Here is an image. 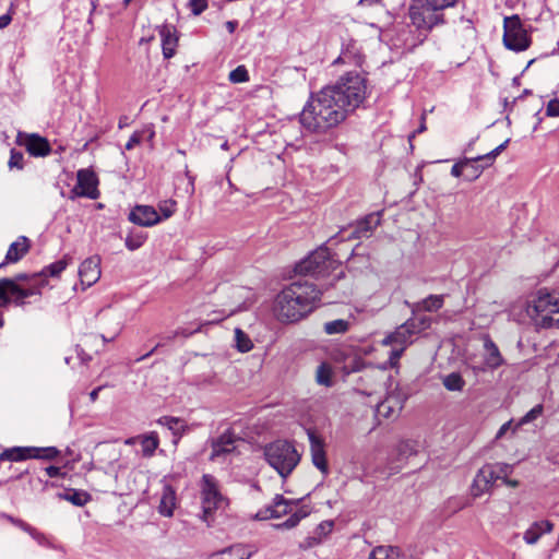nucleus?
Masks as SVG:
<instances>
[{
	"instance_id": "nucleus-1",
	"label": "nucleus",
	"mask_w": 559,
	"mask_h": 559,
	"mask_svg": "<svg viewBox=\"0 0 559 559\" xmlns=\"http://www.w3.org/2000/svg\"><path fill=\"white\" fill-rule=\"evenodd\" d=\"M367 81L357 72H347L333 85L311 94L300 115V124L313 133H326L341 124L366 99Z\"/></svg>"
},
{
	"instance_id": "nucleus-2",
	"label": "nucleus",
	"mask_w": 559,
	"mask_h": 559,
	"mask_svg": "<svg viewBox=\"0 0 559 559\" xmlns=\"http://www.w3.org/2000/svg\"><path fill=\"white\" fill-rule=\"evenodd\" d=\"M381 222V213H370L365 217L358 219L354 226V230L344 236V229L331 236L326 242L319 246L316 250L311 251L306 258L297 262L294 267L288 272L285 280H293L295 276H312V277H328L333 271L340 267V262L334 258L329 245L333 246L338 241L368 238L371 236Z\"/></svg>"
},
{
	"instance_id": "nucleus-3",
	"label": "nucleus",
	"mask_w": 559,
	"mask_h": 559,
	"mask_svg": "<svg viewBox=\"0 0 559 559\" xmlns=\"http://www.w3.org/2000/svg\"><path fill=\"white\" fill-rule=\"evenodd\" d=\"M313 282H292L275 297L273 313L282 323H295L310 314L321 300Z\"/></svg>"
},
{
	"instance_id": "nucleus-4",
	"label": "nucleus",
	"mask_w": 559,
	"mask_h": 559,
	"mask_svg": "<svg viewBox=\"0 0 559 559\" xmlns=\"http://www.w3.org/2000/svg\"><path fill=\"white\" fill-rule=\"evenodd\" d=\"M459 0H411L408 17L416 35L405 44L415 48L421 45L435 27L447 24L444 11L456 5Z\"/></svg>"
},
{
	"instance_id": "nucleus-5",
	"label": "nucleus",
	"mask_w": 559,
	"mask_h": 559,
	"mask_svg": "<svg viewBox=\"0 0 559 559\" xmlns=\"http://www.w3.org/2000/svg\"><path fill=\"white\" fill-rule=\"evenodd\" d=\"M526 313L537 328H559V294L539 290L527 304Z\"/></svg>"
},
{
	"instance_id": "nucleus-6",
	"label": "nucleus",
	"mask_w": 559,
	"mask_h": 559,
	"mask_svg": "<svg viewBox=\"0 0 559 559\" xmlns=\"http://www.w3.org/2000/svg\"><path fill=\"white\" fill-rule=\"evenodd\" d=\"M264 457L283 478L292 474L300 461V454L295 445L286 440H276L266 444Z\"/></svg>"
},
{
	"instance_id": "nucleus-7",
	"label": "nucleus",
	"mask_w": 559,
	"mask_h": 559,
	"mask_svg": "<svg viewBox=\"0 0 559 559\" xmlns=\"http://www.w3.org/2000/svg\"><path fill=\"white\" fill-rule=\"evenodd\" d=\"M416 334L415 320H407L400 325L394 332L390 333L382 340L385 346H392L389 359L381 365V369L395 368L399 360L408 345L413 343V336Z\"/></svg>"
},
{
	"instance_id": "nucleus-8",
	"label": "nucleus",
	"mask_w": 559,
	"mask_h": 559,
	"mask_svg": "<svg viewBox=\"0 0 559 559\" xmlns=\"http://www.w3.org/2000/svg\"><path fill=\"white\" fill-rule=\"evenodd\" d=\"M502 41L508 50L525 51L532 44L531 36L518 14L506 16L503 20Z\"/></svg>"
},
{
	"instance_id": "nucleus-9",
	"label": "nucleus",
	"mask_w": 559,
	"mask_h": 559,
	"mask_svg": "<svg viewBox=\"0 0 559 559\" xmlns=\"http://www.w3.org/2000/svg\"><path fill=\"white\" fill-rule=\"evenodd\" d=\"M201 498L203 510L202 519L205 522H209V516L213 511L224 508L227 504L226 499L219 492L217 480L210 474H205L202 477Z\"/></svg>"
},
{
	"instance_id": "nucleus-10",
	"label": "nucleus",
	"mask_w": 559,
	"mask_h": 559,
	"mask_svg": "<svg viewBox=\"0 0 559 559\" xmlns=\"http://www.w3.org/2000/svg\"><path fill=\"white\" fill-rule=\"evenodd\" d=\"M60 451L55 447L35 448V447H16L3 451L0 454V461L19 462L27 459H45L52 460L59 455Z\"/></svg>"
},
{
	"instance_id": "nucleus-11",
	"label": "nucleus",
	"mask_w": 559,
	"mask_h": 559,
	"mask_svg": "<svg viewBox=\"0 0 559 559\" xmlns=\"http://www.w3.org/2000/svg\"><path fill=\"white\" fill-rule=\"evenodd\" d=\"M97 186L98 178L93 170L86 168L80 169L76 173V185L70 191L72 194L71 199L84 197L95 200L99 197Z\"/></svg>"
},
{
	"instance_id": "nucleus-12",
	"label": "nucleus",
	"mask_w": 559,
	"mask_h": 559,
	"mask_svg": "<svg viewBox=\"0 0 559 559\" xmlns=\"http://www.w3.org/2000/svg\"><path fill=\"white\" fill-rule=\"evenodd\" d=\"M499 479V474L490 464L484 465L476 473L471 485V495L478 498L491 490L493 484Z\"/></svg>"
},
{
	"instance_id": "nucleus-13",
	"label": "nucleus",
	"mask_w": 559,
	"mask_h": 559,
	"mask_svg": "<svg viewBox=\"0 0 559 559\" xmlns=\"http://www.w3.org/2000/svg\"><path fill=\"white\" fill-rule=\"evenodd\" d=\"M296 504V501L286 499L282 495H276L269 506L264 507L263 509H260L255 513L254 519L259 521H264L281 518L283 515L290 513L293 511V506Z\"/></svg>"
},
{
	"instance_id": "nucleus-14",
	"label": "nucleus",
	"mask_w": 559,
	"mask_h": 559,
	"mask_svg": "<svg viewBox=\"0 0 559 559\" xmlns=\"http://www.w3.org/2000/svg\"><path fill=\"white\" fill-rule=\"evenodd\" d=\"M405 401L406 396L400 390H393L377 405L376 414L383 418H395L402 411Z\"/></svg>"
},
{
	"instance_id": "nucleus-15",
	"label": "nucleus",
	"mask_w": 559,
	"mask_h": 559,
	"mask_svg": "<svg viewBox=\"0 0 559 559\" xmlns=\"http://www.w3.org/2000/svg\"><path fill=\"white\" fill-rule=\"evenodd\" d=\"M417 454L416 444L413 441H401L396 448L394 453L389 459L388 465L390 474H395L401 471L406 463V461Z\"/></svg>"
},
{
	"instance_id": "nucleus-16",
	"label": "nucleus",
	"mask_w": 559,
	"mask_h": 559,
	"mask_svg": "<svg viewBox=\"0 0 559 559\" xmlns=\"http://www.w3.org/2000/svg\"><path fill=\"white\" fill-rule=\"evenodd\" d=\"M33 294L34 290L20 287L17 282H0V307L8 302H23L24 298Z\"/></svg>"
},
{
	"instance_id": "nucleus-17",
	"label": "nucleus",
	"mask_w": 559,
	"mask_h": 559,
	"mask_svg": "<svg viewBox=\"0 0 559 559\" xmlns=\"http://www.w3.org/2000/svg\"><path fill=\"white\" fill-rule=\"evenodd\" d=\"M129 221L139 226L151 227L158 224L162 216L151 205H136L131 210Z\"/></svg>"
},
{
	"instance_id": "nucleus-18",
	"label": "nucleus",
	"mask_w": 559,
	"mask_h": 559,
	"mask_svg": "<svg viewBox=\"0 0 559 559\" xmlns=\"http://www.w3.org/2000/svg\"><path fill=\"white\" fill-rule=\"evenodd\" d=\"M239 441L240 439L233 431H225L212 442V453L210 459L215 460L234 452Z\"/></svg>"
},
{
	"instance_id": "nucleus-19",
	"label": "nucleus",
	"mask_w": 559,
	"mask_h": 559,
	"mask_svg": "<svg viewBox=\"0 0 559 559\" xmlns=\"http://www.w3.org/2000/svg\"><path fill=\"white\" fill-rule=\"evenodd\" d=\"M368 559H420L411 551L404 550L393 545H380L374 547L368 556Z\"/></svg>"
},
{
	"instance_id": "nucleus-20",
	"label": "nucleus",
	"mask_w": 559,
	"mask_h": 559,
	"mask_svg": "<svg viewBox=\"0 0 559 559\" xmlns=\"http://www.w3.org/2000/svg\"><path fill=\"white\" fill-rule=\"evenodd\" d=\"M310 452L313 465L323 474L329 473V466L325 456L324 443L314 433H309Z\"/></svg>"
},
{
	"instance_id": "nucleus-21",
	"label": "nucleus",
	"mask_w": 559,
	"mask_h": 559,
	"mask_svg": "<svg viewBox=\"0 0 559 559\" xmlns=\"http://www.w3.org/2000/svg\"><path fill=\"white\" fill-rule=\"evenodd\" d=\"M24 146L26 151L35 157H45L51 152L48 140L37 133L25 134Z\"/></svg>"
},
{
	"instance_id": "nucleus-22",
	"label": "nucleus",
	"mask_w": 559,
	"mask_h": 559,
	"mask_svg": "<svg viewBox=\"0 0 559 559\" xmlns=\"http://www.w3.org/2000/svg\"><path fill=\"white\" fill-rule=\"evenodd\" d=\"M29 248V239L25 236H20L10 245L4 260L0 263V270L4 267L5 264L20 261L28 252Z\"/></svg>"
},
{
	"instance_id": "nucleus-23",
	"label": "nucleus",
	"mask_w": 559,
	"mask_h": 559,
	"mask_svg": "<svg viewBox=\"0 0 559 559\" xmlns=\"http://www.w3.org/2000/svg\"><path fill=\"white\" fill-rule=\"evenodd\" d=\"M554 530V523L548 520L534 522L523 534V539L528 545L538 542L542 535L550 533Z\"/></svg>"
},
{
	"instance_id": "nucleus-24",
	"label": "nucleus",
	"mask_w": 559,
	"mask_h": 559,
	"mask_svg": "<svg viewBox=\"0 0 559 559\" xmlns=\"http://www.w3.org/2000/svg\"><path fill=\"white\" fill-rule=\"evenodd\" d=\"M484 348L486 350L485 366L488 369L493 370L504 364V359L501 356L498 346L488 336L484 341Z\"/></svg>"
},
{
	"instance_id": "nucleus-25",
	"label": "nucleus",
	"mask_w": 559,
	"mask_h": 559,
	"mask_svg": "<svg viewBox=\"0 0 559 559\" xmlns=\"http://www.w3.org/2000/svg\"><path fill=\"white\" fill-rule=\"evenodd\" d=\"M100 261L102 259L99 255H93L85 259L79 267V275L91 280H100Z\"/></svg>"
},
{
	"instance_id": "nucleus-26",
	"label": "nucleus",
	"mask_w": 559,
	"mask_h": 559,
	"mask_svg": "<svg viewBox=\"0 0 559 559\" xmlns=\"http://www.w3.org/2000/svg\"><path fill=\"white\" fill-rule=\"evenodd\" d=\"M160 39H162V49L163 56L165 59H170L174 57L176 52V47L178 44V37L175 35V32L168 26H164L159 31Z\"/></svg>"
},
{
	"instance_id": "nucleus-27",
	"label": "nucleus",
	"mask_w": 559,
	"mask_h": 559,
	"mask_svg": "<svg viewBox=\"0 0 559 559\" xmlns=\"http://www.w3.org/2000/svg\"><path fill=\"white\" fill-rule=\"evenodd\" d=\"M176 507V493L170 486H165L160 497L158 512L167 518L173 516Z\"/></svg>"
},
{
	"instance_id": "nucleus-28",
	"label": "nucleus",
	"mask_w": 559,
	"mask_h": 559,
	"mask_svg": "<svg viewBox=\"0 0 559 559\" xmlns=\"http://www.w3.org/2000/svg\"><path fill=\"white\" fill-rule=\"evenodd\" d=\"M140 444L142 447V455L144 457H152L159 445L158 435L155 431L141 435Z\"/></svg>"
},
{
	"instance_id": "nucleus-29",
	"label": "nucleus",
	"mask_w": 559,
	"mask_h": 559,
	"mask_svg": "<svg viewBox=\"0 0 559 559\" xmlns=\"http://www.w3.org/2000/svg\"><path fill=\"white\" fill-rule=\"evenodd\" d=\"M443 305V296L442 295H430L421 301L415 302L412 307L413 313L418 311H436L440 309Z\"/></svg>"
},
{
	"instance_id": "nucleus-30",
	"label": "nucleus",
	"mask_w": 559,
	"mask_h": 559,
	"mask_svg": "<svg viewBox=\"0 0 559 559\" xmlns=\"http://www.w3.org/2000/svg\"><path fill=\"white\" fill-rule=\"evenodd\" d=\"M309 514H310V510L307 507H300L295 512H293L286 521H284L282 523L274 524L273 526L275 530H280V531L292 530V528L296 527L299 524V522L302 519L307 518Z\"/></svg>"
},
{
	"instance_id": "nucleus-31",
	"label": "nucleus",
	"mask_w": 559,
	"mask_h": 559,
	"mask_svg": "<svg viewBox=\"0 0 559 559\" xmlns=\"http://www.w3.org/2000/svg\"><path fill=\"white\" fill-rule=\"evenodd\" d=\"M250 556L251 552H249L243 546L236 545L218 554L212 555L210 559H249Z\"/></svg>"
},
{
	"instance_id": "nucleus-32",
	"label": "nucleus",
	"mask_w": 559,
	"mask_h": 559,
	"mask_svg": "<svg viewBox=\"0 0 559 559\" xmlns=\"http://www.w3.org/2000/svg\"><path fill=\"white\" fill-rule=\"evenodd\" d=\"M146 239H147V235L144 231L130 230L126 237L124 243L129 250L134 251V250L141 248L144 245V242L146 241Z\"/></svg>"
},
{
	"instance_id": "nucleus-33",
	"label": "nucleus",
	"mask_w": 559,
	"mask_h": 559,
	"mask_svg": "<svg viewBox=\"0 0 559 559\" xmlns=\"http://www.w3.org/2000/svg\"><path fill=\"white\" fill-rule=\"evenodd\" d=\"M443 385L449 391H462L465 385V381L460 373L452 372L443 378Z\"/></svg>"
},
{
	"instance_id": "nucleus-34",
	"label": "nucleus",
	"mask_w": 559,
	"mask_h": 559,
	"mask_svg": "<svg viewBox=\"0 0 559 559\" xmlns=\"http://www.w3.org/2000/svg\"><path fill=\"white\" fill-rule=\"evenodd\" d=\"M63 499L70 501L74 506L83 507L90 501L91 497L85 491L71 489L63 495Z\"/></svg>"
},
{
	"instance_id": "nucleus-35",
	"label": "nucleus",
	"mask_w": 559,
	"mask_h": 559,
	"mask_svg": "<svg viewBox=\"0 0 559 559\" xmlns=\"http://www.w3.org/2000/svg\"><path fill=\"white\" fill-rule=\"evenodd\" d=\"M236 347L241 353H247L252 349L253 343L250 337L241 330L235 329Z\"/></svg>"
},
{
	"instance_id": "nucleus-36",
	"label": "nucleus",
	"mask_w": 559,
	"mask_h": 559,
	"mask_svg": "<svg viewBox=\"0 0 559 559\" xmlns=\"http://www.w3.org/2000/svg\"><path fill=\"white\" fill-rule=\"evenodd\" d=\"M158 424L166 426L169 430H171L175 435L181 436L183 432V421L180 418L164 416L158 419Z\"/></svg>"
},
{
	"instance_id": "nucleus-37",
	"label": "nucleus",
	"mask_w": 559,
	"mask_h": 559,
	"mask_svg": "<svg viewBox=\"0 0 559 559\" xmlns=\"http://www.w3.org/2000/svg\"><path fill=\"white\" fill-rule=\"evenodd\" d=\"M348 328H349L348 321L343 320V319H337V320L326 322L324 324V332L330 335L340 334V333H345L346 331H348Z\"/></svg>"
},
{
	"instance_id": "nucleus-38",
	"label": "nucleus",
	"mask_w": 559,
	"mask_h": 559,
	"mask_svg": "<svg viewBox=\"0 0 559 559\" xmlns=\"http://www.w3.org/2000/svg\"><path fill=\"white\" fill-rule=\"evenodd\" d=\"M357 56V48H356V41L350 40L345 47H343L341 55L338 58L334 61V63H346L354 61Z\"/></svg>"
},
{
	"instance_id": "nucleus-39",
	"label": "nucleus",
	"mask_w": 559,
	"mask_h": 559,
	"mask_svg": "<svg viewBox=\"0 0 559 559\" xmlns=\"http://www.w3.org/2000/svg\"><path fill=\"white\" fill-rule=\"evenodd\" d=\"M509 139L506 140L503 143H501L500 145H498L496 148H493L492 151H490L489 153L485 154V155H479V156H476L475 157V160L478 163V162H485L486 163V166H490L492 165V163L495 162V159L497 158V156L499 154L502 153V151L506 150V147L508 146L509 144Z\"/></svg>"
},
{
	"instance_id": "nucleus-40",
	"label": "nucleus",
	"mask_w": 559,
	"mask_h": 559,
	"mask_svg": "<svg viewBox=\"0 0 559 559\" xmlns=\"http://www.w3.org/2000/svg\"><path fill=\"white\" fill-rule=\"evenodd\" d=\"M543 405H535L530 412H527L514 426L513 431H516L521 426L530 424L537 419L543 414Z\"/></svg>"
},
{
	"instance_id": "nucleus-41",
	"label": "nucleus",
	"mask_w": 559,
	"mask_h": 559,
	"mask_svg": "<svg viewBox=\"0 0 559 559\" xmlns=\"http://www.w3.org/2000/svg\"><path fill=\"white\" fill-rule=\"evenodd\" d=\"M331 377H332L331 367L324 362L319 365V367L317 369V373H316L317 382L319 384L330 386L332 383Z\"/></svg>"
},
{
	"instance_id": "nucleus-42",
	"label": "nucleus",
	"mask_w": 559,
	"mask_h": 559,
	"mask_svg": "<svg viewBox=\"0 0 559 559\" xmlns=\"http://www.w3.org/2000/svg\"><path fill=\"white\" fill-rule=\"evenodd\" d=\"M228 79L231 83H245L249 81V72L245 66H238L230 71Z\"/></svg>"
},
{
	"instance_id": "nucleus-43",
	"label": "nucleus",
	"mask_w": 559,
	"mask_h": 559,
	"mask_svg": "<svg viewBox=\"0 0 559 559\" xmlns=\"http://www.w3.org/2000/svg\"><path fill=\"white\" fill-rule=\"evenodd\" d=\"M67 267V262L64 260H59V261H56L51 264H49L48 266H46L41 273L45 275V276H51V277H57L61 274L62 271H64Z\"/></svg>"
},
{
	"instance_id": "nucleus-44",
	"label": "nucleus",
	"mask_w": 559,
	"mask_h": 559,
	"mask_svg": "<svg viewBox=\"0 0 559 559\" xmlns=\"http://www.w3.org/2000/svg\"><path fill=\"white\" fill-rule=\"evenodd\" d=\"M8 166L10 169L16 168L19 170L24 168V155L22 152H19L14 148L11 150L10 158L8 162Z\"/></svg>"
},
{
	"instance_id": "nucleus-45",
	"label": "nucleus",
	"mask_w": 559,
	"mask_h": 559,
	"mask_svg": "<svg viewBox=\"0 0 559 559\" xmlns=\"http://www.w3.org/2000/svg\"><path fill=\"white\" fill-rule=\"evenodd\" d=\"M114 321H115V324L108 331L110 336H107L106 334L100 335L104 343L112 342L122 331V328H123L122 321L120 319H115Z\"/></svg>"
},
{
	"instance_id": "nucleus-46",
	"label": "nucleus",
	"mask_w": 559,
	"mask_h": 559,
	"mask_svg": "<svg viewBox=\"0 0 559 559\" xmlns=\"http://www.w3.org/2000/svg\"><path fill=\"white\" fill-rule=\"evenodd\" d=\"M472 163H477L475 160V157H472V158H464L463 160L459 162V163H455L452 168H451V175L453 177H461L462 174H463V169L464 168H467L469 164Z\"/></svg>"
},
{
	"instance_id": "nucleus-47",
	"label": "nucleus",
	"mask_w": 559,
	"mask_h": 559,
	"mask_svg": "<svg viewBox=\"0 0 559 559\" xmlns=\"http://www.w3.org/2000/svg\"><path fill=\"white\" fill-rule=\"evenodd\" d=\"M8 519L19 525L21 528H23L25 532L29 533L36 540H38L39 543H43V540L45 539V537L39 534L38 532H36L34 528H32L29 525H27L26 523L20 521V520H14L12 519L11 516H8Z\"/></svg>"
},
{
	"instance_id": "nucleus-48",
	"label": "nucleus",
	"mask_w": 559,
	"mask_h": 559,
	"mask_svg": "<svg viewBox=\"0 0 559 559\" xmlns=\"http://www.w3.org/2000/svg\"><path fill=\"white\" fill-rule=\"evenodd\" d=\"M159 211L164 218H169L176 210V202L173 200L164 201L159 204Z\"/></svg>"
},
{
	"instance_id": "nucleus-49",
	"label": "nucleus",
	"mask_w": 559,
	"mask_h": 559,
	"mask_svg": "<svg viewBox=\"0 0 559 559\" xmlns=\"http://www.w3.org/2000/svg\"><path fill=\"white\" fill-rule=\"evenodd\" d=\"M490 465L499 474V479H503V478L508 477L513 471V466L510 464H507V463H496V464H490Z\"/></svg>"
},
{
	"instance_id": "nucleus-50",
	"label": "nucleus",
	"mask_w": 559,
	"mask_h": 559,
	"mask_svg": "<svg viewBox=\"0 0 559 559\" xmlns=\"http://www.w3.org/2000/svg\"><path fill=\"white\" fill-rule=\"evenodd\" d=\"M334 523L333 521H323L321 522L314 530L316 535H319L320 537L324 538L326 535H329L333 530Z\"/></svg>"
},
{
	"instance_id": "nucleus-51",
	"label": "nucleus",
	"mask_w": 559,
	"mask_h": 559,
	"mask_svg": "<svg viewBox=\"0 0 559 559\" xmlns=\"http://www.w3.org/2000/svg\"><path fill=\"white\" fill-rule=\"evenodd\" d=\"M409 320H415L416 334L421 331L427 330L428 328H430V324H431V319L427 316H421L418 318H411Z\"/></svg>"
},
{
	"instance_id": "nucleus-52",
	"label": "nucleus",
	"mask_w": 559,
	"mask_h": 559,
	"mask_svg": "<svg viewBox=\"0 0 559 559\" xmlns=\"http://www.w3.org/2000/svg\"><path fill=\"white\" fill-rule=\"evenodd\" d=\"M143 140L142 131H134L126 143V150H133L136 145H139Z\"/></svg>"
},
{
	"instance_id": "nucleus-53",
	"label": "nucleus",
	"mask_w": 559,
	"mask_h": 559,
	"mask_svg": "<svg viewBox=\"0 0 559 559\" xmlns=\"http://www.w3.org/2000/svg\"><path fill=\"white\" fill-rule=\"evenodd\" d=\"M547 117H559V99L554 98L548 102L546 107Z\"/></svg>"
},
{
	"instance_id": "nucleus-54",
	"label": "nucleus",
	"mask_w": 559,
	"mask_h": 559,
	"mask_svg": "<svg viewBox=\"0 0 559 559\" xmlns=\"http://www.w3.org/2000/svg\"><path fill=\"white\" fill-rule=\"evenodd\" d=\"M190 8L194 15H199L207 8L206 0H190Z\"/></svg>"
},
{
	"instance_id": "nucleus-55",
	"label": "nucleus",
	"mask_w": 559,
	"mask_h": 559,
	"mask_svg": "<svg viewBox=\"0 0 559 559\" xmlns=\"http://www.w3.org/2000/svg\"><path fill=\"white\" fill-rule=\"evenodd\" d=\"M477 163H472L467 168H471V175L468 176L469 180H474L480 176L483 170L487 167L486 163L484 165H476Z\"/></svg>"
},
{
	"instance_id": "nucleus-56",
	"label": "nucleus",
	"mask_w": 559,
	"mask_h": 559,
	"mask_svg": "<svg viewBox=\"0 0 559 559\" xmlns=\"http://www.w3.org/2000/svg\"><path fill=\"white\" fill-rule=\"evenodd\" d=\"M323 540L322 537H320L319 535H316V532H313V534L311 536H308L304 543H302V546L305 548H311V547H314L319 544H321Z\"/></svg>"
},
{
	"instance_id": "nucleus-57",
	"label": "nucleus",
	"mask_w": 559,
	"mask_h": 559,
	"mask_svg": "<svg viewBox=\"0 0 559 559\" xmlns=\"http://www.w3.org/2000/svg\"><path fill=\"white\" fill-rule=\"evenodd\" d=\"M323 540L322 537H320L319 535H316V532H313V534L311 536H308L304 543H302V546L305 548H311V547H314L319 544H321Z\"/></svg>"
},
{
	"instance_id": "nucleus-58",
	"label": "nucleus",
	"mask_w": 559,
	"mask_h": 559,
	"mask_svg": "<svg viewBox=\"0 0 559 559\" xmlns=\"http://www.w3.org/2000/svg\"><path fill=\"white\" fill-rule=\"evenodd\" d=\"M12 21L10 13L2 14L0 16V29L5 28Z\"/></svg>"
},
{
	"instance_id": "nucleus-59",
	"label": "nucleus",
	"mask_w": 559,
	"mask_h": 559,
	"mask_svg": "<svg viewBox=\"0 0 559 559\" xmlns=\"http://www.w3.org/2000/svg\"><path fill=\"white\" fill-rule=\"evenodd\" d=\"M46 473L49 477H58L61 473L60 467L57 466H48L46 468Z\"/></svg>"
},
{
	"instance_id": "nucleus-60",
	"label": "nucleus",
	"mask_w": 559,
	"mask_h": 559,
	"mask_svg": "<svg viewBox=\"0 0 559 559\" xmlns=\"http://www.w3.org/2000/svg\"><path fill=\"white\" fill-rule=\"evenodd\" d=\"M511 426H512V420H509V421L504 423L500 427V429H499V431L497 433V438H501L511 428Z\"/></svg>"
},
{
	"instance_id": "nucleus-61",
	"label": "nucleus",
	"mask_w": 559,
	"mask_h": 559,
	"mask_svg": "<svg viewBox=\"0 0 559 559\" xmlns=\"http://www.w3.org/2000/svg\"><path fill=\"white\" fill-rule=\"evenodd\" d=\"M0 280H10V277H1ZM11 280L26 281V280H31V278L26 273H19L15 276L11 277Z\"/></svg>"
},
{
	"instance_id": "nucleus-62",
	"label": "nucleus",
	"mask_w": 559,
	"mask_h": 559,
	"mask_svg": "<svg viewBox=\"0 0 559 559\" xmlns=\"http://www.w3.org/2000/svg\"><path fill=\"white\" fill-rule=\"evenodd\" d=\"M237 26H238L237 21H227L226 22V28L230 34L235 32Z\"/></svg>"
},
{
	"instance_id": "nucleus-63",
	"label": "nucleus",
	"mask_w": 559,
	"mask_h": 559,
	"mask_svg": "<svg viewBox=\"0 0 559 559\" xmlns=\"http://www.w3.org/2000/svg\"><path fill=\"white\" fill-rule=\"evenodd\" d=\"M103 386H97L95 388L91 393H90V400L92 402H95L98 397V394L99 392L102 391Z\"/></svg>"
},
{
	"instance_id": "nucleus-64",
	"label": "nucleus",
	"mask_w": 559,
	"mask_h": 559,
	"mask_svg": "<svg viewBox=\"0 0 559 559\" xmlns=\"http://www.w3.org/2000/svg\"><path fill=\"white\" fill-rule=\"evenodd\" d=\"M502 480L507 486L512 488H516L520 485L519 480L516 479H509L508 477H506Z\"/></svg>"
}]
</instances>
